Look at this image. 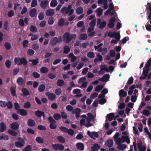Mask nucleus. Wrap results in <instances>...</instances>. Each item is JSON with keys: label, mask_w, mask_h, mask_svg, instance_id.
I'll list each match as a JSON object with an SVG mask.
<instances>
[{"label": "nucleus", "mask_w": 151, "mask_h": 151, "mask_svg": "<svg viewBox=\"0 0 151 151\" xmlns=\"http://www.w3.org/2000/svg\"><path fill=\"white\" fill-rule=\"evenodd\" d=\"M14 60L15 64H16L17 65L20 66L23 65L25 66L27 64L28 61L24 57L21 58L15 57Z\"/></svg>", "instance_id": "f257e3e1"}, {"label": "nucleus", "mask_w": 151, "mask_h": 151, "mask_svg": "<svg viewBox=\"0 0 151 151\" xmlns=\"http://www.w3.org/2000/svg\"><path fill=\"white\" fill-rule=\"evenodd\" d=\"M108 36L110 37H115L116 40H112L111 42V43L116 44L120 39V36L119 32H113L112 33L109 32L108 34Z\"/></svg>", "instance_id": "f03ea898"}, {"label": "nucleus", "mask_w": 151, "mask_h": 151, "mask_svg": "<svg viewBox=\"0 0 151 151\" xmlns=\"http://www.w3.org/2000/svg\"><path fill=\"white\" fill-rule=\"evenodd\" d=\"M48 120L49 122L50 123L49 127L50 128L52 129H55L57 127V125L55 124L56 123V122L55 120L51 116H50L48 118Z\"/></svg>", "instance_id": "7ed1b4c3"}, {"label": "nucleus", "mask_w": 151, "mask_h": 151, "mask_svg": "<svg viewBox=\"0 0 151 151\" xmlns=\"http://www.w3.org/2000/svg\"><path fill=\"white\" fill-rule=\"evenodd\" d=\"M61 37L58 38L56 37L52 38L50 40V44L52 46H54L56 45L57 43H60L61 41Z\"/></svg>", "instance_id": "20e7f679"}, {"label": "nucleus", "mask_w": 151, "mask_h": 151, "mask_svg": "<svg viewBox=\"0 0 151 151\" xmlns=\"http://www.w3.org/2000/svg\"><path fill=\"white\" fill-rule=\"evenodd\" d=\"M63 40L66 43H68L71 41L70 34L68 32L65 33L63 36Z\"/></svg>", "instance_id": "39448f33"}, {"label": "nucleus", "mask_w": 151, "mask_h": 151, "mask_svg": "<svg viewBox=\"0 0 151 151\" xmlns=\"http://www.w3.org/2000/svg\"><path fill=\"white\" fill-rule=\"evenodd\" d=\"M52 148L55 150H63L64 148V146L60 144H53L52 145Z\"/></svg>", "instance_id": "423d86ee"}, {"label": "nucleus", "mask_w": 151, "mask_h": 151, "mask_svg": "<svg viewBox=\"0 0 151 151\" xmlns=\"http://www.w3.org/2000/svg\"><path fill=\"white\" fill-rule=\"evenodd\" d=\"M87 134L91 138L94 140H95V139L93 137V136L96 138H97L99 137V134L97 132H91L90 131H88Z\"/></svg>", "instance_id": "0eeeda50"}, {"label": "nucleus", "mask_w": 151, "mask_h": 151, "mask_svg": "<svg viewBox=\"0 0 151 151\" xmlns=\"http://www.w3.org/2000/svg\"><path fill=\"white\" fill-rule=\"evenodd\" d=\"M103 70L106 71L107 73L109 72L107 66L105 65H103L101 66L100 70L98 72V73L99 74L104 73V71H103Z\"/></svg>", "instance_id": "6e6552de"}, {"label": "nucleus", "mask_w": 151, "mask_h": 151, "mask_svg": "<svg viewBox=\"0 0 151 151\" xmlns=\"http://www.w3.org/2000/svg\"><path fill=\"white\" fill-rule=\"evenodd\" d=\"M49 2L48 0H42L40 3V6L43 9H45L48 5Z\"/></svg>", "instance_id": "1a4fd4ad"}, {"label": "nucleus", "mask_w": 151, "mask_h": 151, "mask_svg": "<svg viewBox=\"0 0 151 151\" xmlns=\"http://www.w3.org/2000/svg\"><path fill=\"white\" fill-rule=\"evenodd\" d=\"M52 55V54L50 52H45V58H47L44 60V62L45 63H49L50 60V58L49 57L51 56Z\"/></svg>", "instance_id": "9d476101"}, {"label": "nucleus", "mask_w": 151, "mask_h": 151, "mask_svg": "<svg viewBox=\"0 0 151 151\" xmlns=\"http://www.w3.org/2000/svg\"><path fill=\"white\" fill-rule=\"evenodd\" d=\"M10 127L12 129L17 131L19 129V124L17 122H13L11 124Z\"/></svg>", "instance_id": "9b49d317"}, {"label": "nucleus", "mask_w": 151, "mask_h": 151, "mask_svg": "<svg viewBox=\"0 0 151 151\" xmlns=\"http://www.w3.org/2000/svg\"><path fill=\"white\" fill-rule=\"evenodd\" d=\"M109 78V74H106L104 75L102 78H99V81L103 82L107 81Z\"/></svg>", "instance_id": "f8f14e48"}, {"label": "nucleus", "mask_w": 151, "mask_h": 151, "mask_svg": "<svg viewBox=\"0 0 151 151\" xmlns=\"http://www.w3.org/2000/svg\"><path fill=\"white\" fill-rule=\"evenodd\" d=\"M46 95L48 96V99L50 101L54 100L56 98V95L53 93L48 92L46 93Z\"/></svg>", "instance_id": "ddd939ff"}, {"label": "nucleus", "mask_w": 151, "mask_h": 151, "mask_svg": "<svg viewBox=\"0 0 151 151\" xmlns=\"http://www.w3.org/2000/svg\"><path fill=\"white\" fill-rule=\"evenodd\" d=\"M35 115L38 117H41L42 116L43 118L45 117L44 112L40 110H37L35 112Z\"/></svg>", "instance_id": "4468645a"}, {"label": "nucleus", "mask_w": 151, "mask_h": 151, "mask_svg": "<svg viewBox=\"0 0 151 151\" xmlns=\"http://www.w3.org/2000/svg\"><path fill=\"white\" fill-rule=\"evenodd\" d=\"M6 126L4 123L1 122L0 123V132H3L6 130Z\"/></svg>", "instance_id": "2eb2a0df"}, {"label": "nucleus", "mask_w": 151, "mask_h": 151, "mask_svg": "<svg viewBox=\"0 0 151 151\" xmlns=\"http://www.w3.org/2000/svg\"><path fill=\"white\" fill-rule=\"evenodd\" d=\"M142 143H138L137 144L138 148L139 151H146V147L144 146H142Z\"/></svg>", "instance_id": "dca6fc26"}, {"label": "nucleus", "mask_w": 151, "mask_h": 151, "mask_svg": "<svg viewBox=\"0 0 151 151\" xmlns=\"http://www.w3.org/2000/svg\"><path fill=\"white\" fill-rule=\"evenodd\" d=\"M114 116V113H111L107 115L106 118L108 119L109 121H111L113 119Z\"/></svg>", "instance_id": "f3484780"}, {"label": "nucleus", "mask_w": 151, "mask_h": 151, "mask_svg": "<svg viewBox=\"0 0 151 151\" xmlns=\"http://www.w3.org/2000/svg\"><path fill=\"white\" fill-rule=\"evenodd\" d=\"M27 125L30 127H33L35 125V121L32 119H29L27 122Z\"/></svg>", "instance_id": "a211bd4d"}, {"label": "nucleus", "mask_w": 151, "mask_h": 151, "mask_svg": "<svg viewBox=\"0 0 151 151\" xmlns=\"http://www.w3.org/2000/svg\"><path fill=\"white\" fill-rule=\"evenodd\" d=\"M77 148L80 150H83L84 149V144L82 143L78 142L76 144Z\"/></svg>", "instance_id": "6ab92c4d"}, {"label": "nucleus", "mask_w": 151, "mask_h": 151, "mask_svg": "<svg viewBox=\"0 0 151 151\" xmlns=\"http://www.w3.org/2000/svg\"><path fill=\"white\" fill-rule=\"evenodd\" d=\"M37 9L35 8L32 9L29 12V16L31 17H35L37 13Z\"/></svg>", "instance_id": "aec40b11"}, {"label": "nucleus", "mask_w": 151, "mask_h": 151, "mask_svg": "<svg viewBox=\"0 0 151 151\" xmlns=\"http://www.w3.org/2000/svg\"><path fill=\"white\" fill-rule=\"evenodd\" d=\"M54 14V12L53 9H50L47 10L46 15L47 16H52Z\"/></svg>", "instance_id": "412c9836"}, {"label": "nucleus", "mask_w": 151, "mask_h": 151, "mask_svg": "<svg viewBox=\"0 0 151 151\" xmlns=\"http://www.w3.org/2000/svg\"><path fill=\"white\" fill-rule=\"evenodd\" d=\"M100 148V147L98 144H94L91 147V150L92 151H98V149Z\"/></svg>", "instance_id": "4be33fe9"}, {"label": "nucleus", "mask_w": 151, "mask_h": 151, "mask_svg": "<svg viewBox=\"0 0 151 151\" xmlns=\"http://www.w3.org/2000/svg\"><path fill=\"white\" fill-rule=\"evenodd\" d=\"M119 97L122 96L125 97L127 95V92L126 91H124V89H122L119 91Z\"/></svg>", "instance_id": "5701e85b"}, {"label": "nucleus", "mask_w": 151, "mask_h": 151, "mask_svg": "<svg viewBox=\"0 0 151 151\" xmlns=\"http://www.w3.org/2000/svg\"><path fill=\"white\" fill-rule=\"evenodd\" d=\"M21 91L23 93V96H27L29 94V91L27 89L25 88H22Z\"/></svg>", "instance_id": "b1692460"}, {"label": "nucleus", "mask_w": 151, "mask_h": 151, "mask_svg": "<svg viewBox=\"0 0 151 151\" xmlns=\"http://www.w3.org/2000/svg\"><path fill=\"white\" fill-rule=\"evenodd\" d=\"M97 56L98 58H95L94 60V63H97L99 61H101L102 60V56L99 54L97 55Z\"/></svg>", "instance_id": "393cba45"}, {"label": "nucleus", "mask_w": 151, "mask_h": 151, "mask_svg": "<svg viewBox=\"0 0 151 151\" xmlns=\"http://www.w3.org/2000/svg\"><path fill=\"white\" fill-rule=\"evenodd\" d=\"M113 144V142L112 139H109L107 140L105 143V145L109 147H110L112 146Z\"/></svg>", "instance_id": "a878e982"}, {"label": "nucleus", "mask_w": 151, "mask_h": 151, "mask_svg": "<svg viewBox=\"0 0 151 151\" xmlns=\"http://www.w3.org/2000/svg\"><path fill=\"white\" fill-rule=\"evenodd\" d=\"M70 47L68 45H65L64 47L63 53L65 54H67L70 51Z\"/></svg>", "instance_id": "bb28decb"}, {"label": "nucleus", "mask_w": 151, "mask_h": 151, "mask_svg": "<svg viewBox=\"0 0 151 151\" xmlns=\"http://www.w3.org/2000/svg\"><path fill=\"white\" fill-rule=\"evenodd\" d=\"M25 143L20 142H16L14 144L16 147H22L24 144Z\"/></svg>", "instance_id": "cd10ccee"}, {"label": "nucleus", "mask_w": 151, "mask_h": 151, "mask_svg": "<svg viewBox=\"0 0 151 151\" xmlns=\"http://www.w3.org/2000/svg\"><path fill=\"white\" fill-rule=\"evenodd\" d=\"M121 138L124 142L125 141L127 144H129L130 143V139L129 137L122 136L121 137Z\"/></svg>", "instance_id": "c85d7f7f"}, {"label": "nucleus", "mask_w": 151, "mask_h": 151, "mask_svg": "<svg viewBox=\"0 0 151 151\" xmlns=\"http://www.w3.org/2000/svg\"><path fill=\"white\" fill-rule=\"evenodd\" d=\"M58 141L59 142L62 143H63L65 141V138L61 136H58L57 138Z\"/></svg>", "instance_id": "c756f323"}, {"label": "nucleus", "mask_w": 151, "mask_h": 151, "mask_svg": "<svg viewBox=\"0 0 151 151\" xmlns=\"http://www.w3.org/2000/svg\"><path fill=\"white\" fill-rule=\"evenodd\" d=\"M19 114L22 116H26L27 114L26 111L23 109H21L19 111Z\"/></svg>", "instance_id": "7c9ffc66"}, {"label": "nucleus", "mask_w": 151, "mask_h": 151, "mask_svg": "<svg viewBox=\"0 0 151 151\" xmlns=\"http://www.w3.org/2000/svg\"><path fill=\"white\" fill-rule=\"evenodd\" d=\"M10 91L12 95L14 96H16V88L14 86H12L10 88Z\"/></svg>", "instance_id": "2f4dec72"}, {"label": "nucleus", "mask_w": 151, "mask_h": 151, "mask_svg": "<svg viewBox=\"0 0 151 151\" xmlns=\"http://www.w3.org/2000/svg\"><path fill=\"white\" fill-rule=\"evenodd\" d=\"M65 19L63 18L59 19L58 23V25L60 27H62L64 24Z\"/></svg>", "instance_id": "473e14b6"}, {"label": "nucleus", "mask_w": 151, "mask_h": 151, "mask_svg": "<svg viewBox=\"0 0 151 151\" xmlns=\"http://www.w3.org/2000/svg\"><path fill=\"white\" fill-rule=\"evenodd\" d=\"M88 36L87 35L85 34H81L79 37V39L81 40H85L87 39Z\"/></svg>", "instance_id": "72a5a7b5"}, {"label": "nucleus", "mask_w": 151, "mask_h": 151, "mask_svg": "<svg viewBox=\"0 0 151 151\" xmlns=\"http://www.w3.org/2000/svg\"><path fill=\"white\" fill-rule=\"evenodd\" d=\"M8 133L13 136H16L17 135V132L14 130L10 129L8 130Z\"/></svg>", "instance_id": "f704fd0d"}, {"label": "nucleus", "mask_w": 151, "mask_h": 151, "mask_svg": "<svg viewBox=\"0 0 151 151\" xmlns=\"http://www.w3.org/2000/svg\"><path fill=\"white\" fill-rule=\"evenodd\" d=\"M76 12L77 14H82L83 12V9L81 7H78L77 8Z\"/></svg>", "instance_id": "c9c22d12"}, {"label": "nucleus", "mask_w": 151, "mask_h": 151, "mask_svg": "<svg viewBox=\"0 0 151 151\" xmlns=\"http://www.w3.org/2000/svg\"><path fill=\"white\" fill-rule=\"evenodd\" d=\"M23 79L21 77H19L17 80V83L18 85L21 86L22 85L23 82Z\"/></svg>", "instance_id": "e433bc0d"}, {"label": "nucleus", "mask_w": 151, "mask_h": 151, "mask_svg": "<svg viewBox=\"0 0 151 151\" xmlns=\"http://www.w3.org/2000/svg\"><path fill=\"white\" fill-rule=\"evenodd\" d=\"M64 84V81L60 79H58L57 82V85L59 86H62Z\"/></svg>", "instance_id": "4c0bfd02"}, {"label": "nucleus", "mask_w": 151, "mask_h": 151, "mask_svg": "<svg viewBox=\"0 0 151 151\" xmlns=\"http://www.w3.org/2000/svg\"><path fill=\"white\" fill-rule=\"evenodd\" d=\"M61 12L63 13H65L66 14L70 13L69 11L67 9V7H63L61 10Z\"/></svg>", "instance_id": "58836bf2"}, {"label": "nucleus", "mask_w": 151, "mask_h": 151, "mask_svg": "<svg viewBox=\"0 0 151 151\" xmlns=\"http://www.w3.org/2000/svg\"><path fill=\"white\" fill-rule=\"evenodd\" d=\"M58 4V2L56 0H52L50 3L51 7H55Z\"/></svg>", "instance_id": "ea45409f"}, {"label": "nucleus", "mask_w": 151, "mask_h": 151, "mask_svg": "<svg viewBox=\"0 0 151 151\" xmlns=\"http://www.w3.org/2000/svg\"><path fill=\"white\" fill-rule=\"evenodd\" d=\"M30 31L32 32H36L37 31V29L36 27L34 25H31L29 27Z\"/></svg>", "instance_id": "a19ab883"}, {"label": "nucleus", "mask_w": 151, "mask_h": 151, "mask_svg": "<svg viewBox=\"0 0 151 151\" xmlns=\"http://www.w3.org/2000/svg\"><path fill=\"white\" fill-rule=\"evenodd\" d=\"M45 86L43 84L40 85L38 87V89L40 92L43 91L45 89Z\"/></svg>", "instance_id": "79ce46f5"}, {"label": "nucleus", "mask_w": 151, "mask_h": 151, "mask_svg": "<svg viewBox=\"0 0 151 151\" xmlns=\"http://www.w3.org/2000/svg\"><path fill=\"white\" fill-rule=\"evenodd\" d=\"M35 140L38 143L42 144L44 142L43 139L40 137H37Z\"/></svg>", "instance_id": "37998d69"}, {"label": "nucleus", "mask_w": 151, "mask_h": 151, "mask_svg": "<svg viewBox=\"0 0 151 151\" xmlns=\"http://www.w3.org/2000/svg\"><path fill=\"white\" fill-rule=\"evenodd\" d=\"M104 88V86L102 85H99L96 87L95 90L96 92H99Z\"/></svg>", "instance_id": "c03bdc74"}, {"label": "nucleus", "mask_w": 151, "mask_h": 151, "mask_svg": "<svg viewBox=\"0 0 151 151\" xmlns=\"http://www.w3.org/2000/svg\"><path fill=\"white\" fill-rule=\"evenodd\" d=\"M29 62H32V65H36L39 63V59L38 58H36L34 60L29 59Z\"/></svg>", "instance_id": "a18cd8bd"}, {"label": "nucleus", "mask_w": 151, "mask_h": 151, "mask_svg": "<svg viewBox=\"0 0 151 151\" xmlns=\"http://www.w3.org/2000/svg\"><path fill=\"white\" fill-rule=\"evenodd\" d=\"M103 11V10L102 9L100 8H99L97 9L95 12L97 13L98 16H100L102 14Z\"/></svg>", "instance_id": "49530a36"}, {"label": "nucleus", "mask_w": 151, "mask_h": 151, "mask_svg": "<svg viewBox=\"0 0 151 151\" xmlns=\"http://www.w3.org/2000/svg\"><path fill=\"white\" fill-rule=\"evenodd\" d=\"M53 117L55 120H58L60 119L61 115L59 114L55 113L53 115Z\"/></svg>", "instance_id": "de8ad7c7"}, {"label": "nucleus", "mask_w": 151, "mask_h": 151, "mask_svg": "<svg viewBox=\"0 0 151 151\" xmlns=\"http://www.w3.org/2000/svg\"><path fill=\"white\" fill-rule=\"evenodd\" d=\"M72 6L71 5H69L67 8L69 11L70 13L68 14L69 16L71 15L74 12V10L73 9H71Z\"/></svg>", "instance_id": "09e8293b"}, {"label": "nucleus", "mask_w": 151, "mask_h": 151, "mask_svg": "<svg viewBox=\"0 0 151 151\" xmlns=\"http://www.w3.org/2000/svg\"><path fill=\"white\" fill-rule=\"evenodd\" d=\"M81 111V109L79 108H77L74 109H73L72 113L73 114H78V113H80Z\"/></svg>", "instance_id": "8fccbe9b"}, {"label": "nucleus", "mask_w": 151, "mask_h": 151, "mask_svg": "<svg viewBox=\"0 0 151 151\" xmlns=\"http://www.w3.org/2000/svg\"><path fill=\"white\" fill-rule=\"evenodd\" d=\"M40 71L42 73H46L48 72V69L46 67H42L40 69Z\"/></svg>", "instance_id": "3c124183"}, {"label": "nucleus", "mask_w": 151, "mask_h": 151, "mask_svg": "<svg viewBox=\"0 0 151 151\" xmlns=\"http://www.w3.org/2000/svg\"><path fill=\"white\" fill-rule=\"evenodd\" d=\"M87 56L89 58H93L94 57L95 55L93 52H89L87 54Z\"/></svg>", "instance_id": "603ef678"}, {"label": "nucleus", "mask_w": 151, "mask_h": 151, "mask_svg": "<svg viewBox=\"0 0 151 151\" xmlns=\"http://www.w3.org/2000/svg\"><path fill=\"white\" fill-rule=\"evenodd\" d=\"M126 145L124 144H120L118 146V149L120 150H122L124 149L127 147Z\"/></svg>", "instance_id": "864d4df0"}, {"label": "nucleus", "mask_w": 151, "mask_h": 151, "mask_svg": "<svg viewBox=\"0 0 151 151\" xmlns=\"http://www.w3.org/2000/svg\"><path fill=\"white\" fill-rule=\"evenodd\" d=\"M45 17V14L44 12H40L38 15V18L40 20H42Z\"/></svg>", "instance_id": "5fc2aeb1"}, {"label": "nucleus", "mask_w": 151, "mask_h": 151, "mask_svg": "<svg viewBox=\"0 0 151 151\" xmlns=\"http://www.w3.org/2000/svg\"><path fill=\"white\" fill-rule=\"evenodd\" d=\"M32 146L30 145H29L23 149V151H32Z\"/></svg>", "instance_id": "6e6d98bb"}, {"label": "nucleus", "mask_w": 151, "mask_h": 151, "mask_svg": "<svg viewBox=\"0 0 151 151\" xmlns=\"http://www.w3.org/2000/svg\"><path fill=\"white\" fill-rule=\"evenodd\" d=\"M106 22L105 21L102 22L101 24H100L99 27V28L102 29L104 28L105 27L106 25Z\"/></svg>", "instance_id": "4d7b16f0"}, {"label": "nucleus", "mask_w": 151, "mask_h": 151, "mask_svg": "<svg viewBox=\"0 0 151 151\" xmlns=\"http://www.w3.org/2000/svg\"><path fill=\"white\" fill-rule=\"evenodd\" d=\"M142 114L143 115L147 116H148L151 114L150 111L147 109L144 110L143 111Z\"/></svg>", "instance_id": "13d9d810"}, {"label": "nucleus", "mask_w": 151, "mask_h": 151, "mask_svg": "<svg viewBox=\"0 0 151 151\" xmlns=\"http://www.w3.org/2000/svg\"><path fill=\"white\" fill-rule=\"evenodd\" d=\"M7 105V102L5 101H3L2 100L0 101V106L2 107H5Z\"/></svg>", "instance_id": "bf43d9fd"}, {"label": "nucleus", "mask_w": 151, "mask_h": 151, "mask_svg": "<svg viewBox=\"0 0 151 151\" xmlns=\"http://www.w3.org/2000/svg\"><path fill=\"white\" fill-rule=\"evenodd\" d=\"M151 65V58H150L148 60L147 63L146 64L144 68H149Z\"/></svg>", "instance_id": "052dcab7"}, {"label": "nucleus", "mask_w": 151, "mask_h": 151, "mask_svg": "<svg viewBox=\"0 0 151 151\" xmlns=\"http://www.w3.org/2000/svg\"><path fill=\"white\" fill-rule=\"evenodd\" d=\"M32 47L34 50H37L39 49V46L37 44L34 43L32 45Z\"/></svg>", "instance_id": "680f3d73"}, {"label": "nucleus", "mask_w": 151, "mask_h": 151, "mask_svg": "<svg viewBox=\"0 0 151 151\" xmlns=\"http://www.w3.org/2000/svg\"><path fill=\"white\" fill-rule=\"evenodd\" d=\"M5 64L6 67L8 68H9L11 65V62L9 60H6Z\"/></svg>", "instance_id": "e2e57ef3"}, {"label": "nucleus", "mask_w": 151, "mask_h": 151, "mask_svg": "<svg viewBox=\"0 0 151 151\" xmlns=\"http://www.w3.org/2000/svg\"><path fill=\"white\" fill-rule=\"evenodd\" d=\"M4 46L7 50H9L11 47L10 44L8 42H6L5 43Z\"/></svg>", "instance_id": "0e129e2a"}, {"label": "nucleus", "mask_w": 151, "mask_h": 151, "mask_svg": "<svg viewBox=\"0 0 151 151\" xmlns=\"http://www.w3.org/2000/svg\"><path fill=\"white\" fill-rule=\"evenodd\" d=\"M96 19H94L92 20L89 23V26L91 27H93L95 26L96 23Z\"/></svg>", "instance_id": "69168bd1"}, {"label": "nucleus", "mask_w": 151, "mask_h": 151, "mask_svg": "<svg viewBox=\"0 0 151 151\" xmlns=\"http://www.w3.org/2000/svg\"><path fill=\"white\" fill-rule=\"evenodd\" d=\"M27 54L29 56H32L34 53V51L32 49H29L27 52Z\"/></svg>", "instance_id": "338daca9"}, {"label": "nucleus", "mask_w": 151, "mask_h": 151, "mask_svg": "<svg viewBox=\"0 0 151 151\" xmlns=\"http://www.w3.org/2000/svg\"><path fill=\"white\" fill-rule=\"evenodd\" d=\"M14 107L15 109L18 111L20 109V106L19 104L17 102H15L14 103Z\"/></svg>", "instance_id": "774afa93"}]
</instances>
